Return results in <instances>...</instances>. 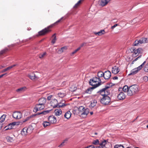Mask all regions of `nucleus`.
<instances>
[{
	"label": "nucleus",
	"mask_w": 148,
	"mask_h": 148,
	"mask_svg": "<svg viewBox=\"0 0 148 148\" xmlns=\"http://www.w3.org/2000/svg\"><path fill=\"white\" fill-rule=\"evenodd\" d=\"M110 88V86H106L97 92L98 93L103 96V97L100 100V102L101 103L105 105L108 104L111 101L110 98L108 96L110 94V92L108 90Z\"/></svg>",
	"instance_id": "nucleus-1"
},
{
	"label": "nucleus",
	"mask_w": 148,
	"mask_h": 148,
	"mask_svg": "<svg viewBox=\"0 0 148 148\" xmlns=\"http://www.w3.org/2000/svg\"><path fill=\"white\" fill-rule=\"evenodd\" d=\"M63 18V17H62L60 19L57 21L56 22H55L54 24H53L52 25L49 26L47 28H45L44 29L39 32L38 33V35L40 36L44 35L48 32H50L51 30L49 29V28L52 27L54 25H57L58 23H60L61 21Z\"/></svg>",
	"instance_id": "nucleus-2"
},
{
	"label": "nucleus",
	"mask_w": 148,
	"mask_h": 148,
	"mask_svg": "<svg viewBox=\"0 0 148 148\" xmlns=\"http://www.w3.org/2000/svg\"><path fill=\"white\" fill-rule=\"evenodd\" d=\"M101 79L98 77H95L90 79L89 81V84L92 86H99L101 84Z\"/></svg>",
	"instance_id": "nucleus-3"
},
{
	"label": "nucleus",
	"mask_w": 148,
	"mask_h": 148,
	"mask_svg": "<svg viewBox=\"0 0 148 148\" xmlns=\"http://www.w3.org/2000/svg\"><path fill=\"white\" fill-rule=\"evenodd\" d=\"M138 86L136 85H133L129 87L128 95L132 96L137 93L138 91Z\"/></svg>",
	"instance_id": "nucleus-4"
},
{
	"label": "nucleus",
	"mask_w": 148,
	"mask_h": 148,
	"mask_svg": "<svg viewBox=\"0 0 148 148\" xmlns=\"http://www.w3.org/2000/svg\"><path fill=\"white\" fill-rule=\"evenodd\" d=\"M148 42L147 38H142L139 40H136L134 43V46H138L140 44L145 43Z\"/></svg>",
	"instance_id": "nucleus-5"
},
{
	"label": "nucleus",
	"mask_w": 148,
	"mask_h": 148,
	"mask_svg": "<svg viewBox=\"0 0 148 148\" xmlns=\"http://www.w3.org/2000/svg\"><path fill=\"white\" fill-rule=\"evenodd\" d=\"M146 63V61H145L143 64L137 68H135L133 69L131 71L130 73L128 75H134L138 72V71L140 70L144 65Z\"/></svg>",
	"instance_id": "nucleus-6"
},
{
	"label": "nucleus",
	"mask_w": 148,
	"mask_h": 148,
	"mask_svg": "<svg viewBox=\"0 0 148 148\" xmlns=\"http://www.w3.org/2000/svg\"><path fill=\"white\" fill-rule=\"evenodd\" d=\"M122 88H120L119 89V91L118 92L117 98L119 100L124 99L126 97V95L123 92H120V89H122Z\"/></svg>",
	"instance_id": "nucleus-7"
},
{
	"label": "nucleus",
	"mask_w": 148,
	"mask_h": 148,
	"mask_svg": "<svg viewBox=\"0 0 148 148\" xmlns=\"http://www.w3.org/2000/svg\"><path fill=\"white\" fill-rule=\"evenodd\" d=\"M45 106L40 104L39 103L36 104L34 109V112H36L38 110H41L45 108Z\"/></svg>",
	"instance_id": "nucleus-8"
},
{
	"label": "nucleus",
	"mask_w": 148,
	"mask_h": 148,
	"mask_svg": "<svg viewBox=\"0 0 148 148\" xmlns=\"http://www.w3.org/2000/svg\"><path fill=\"white\" fill-rule=\"evenodd\" d=\"M13 116L14 119H20L22 117V113L18 111H16L14 112L13 114Z\"/></svg>",
	"instance_id": "nucleus-9"
},
{
	"label": "nucleus",
	"mask_w": 148,
	"mask_h": 148,
	"mask_svg": "<svg viewBox=\"0 0 148 148\" xmlns=\"http://www.w3.org/2000/svg\"><path fill=\"white\" fill-rule=\"evenodd\" d=\"M89 112V110L88 108L85 109L83 112L79 113V114L80 116L83 118H85L86 117L87 115Z\"/></svg>",
	"instance_id": "nucleus-10"
},
{
	"label": "nucleus",
	"mask_w": 148,
	"mask_h": 148,
	"mask_svg": "<svg viewBox=\"0 0 148 148\" xmlns=\"http://www.w3.org/2000/svg\"><path fill=\"white\" fill-rule=\"evenodd\" d=\"M111 76V73L109 71H106L104 73L103 77L105 79H108Z\"/></svg>",
	"instance_id": "nucleus-11"
},
{
	"label": "nucleus",
	"mask_w": 148,
	"mask_h": 148,
	"mask_svg": "<svg viewBox=\"0 0 148 148\" xmlns=\"http://www.w3.org/2000/svg\"><path fill=\"white\" fill-rule=\"evenodd\" d=\"M48 120L51 123H55L56 122V118L53 115L49 116L48 117Z\"/></svg>",
	"instance_id": "nucleus-12"
},
{
	"label": "nucleus",
	"mask_w": 148,
	"mask_h": 148,
	"mask_svg": "<svg viewBox=\"0 0 148 148\" xmlns=\"http://www.w3.org/2000/svg\"><path fill=\"white\" fill-rule=\"evenodd\" d=\"M119 71L120 70L117 66H114L112 68V73L114 74H117Z\"/></svg>",
	"instance_id": "nucleus-13"
},
{
	"label": "nucleus",
	"mask_w": 148,
	"mask_h": 148,
	"mask_svg": "<svg viewBox=\"0 0 148 148\" xmlns=\"http://www.w3.org/2000/svg\"><path fill=\"white\" fill-rule=\"evenodd\" d=\"M110 0H100L99 4L101 6L103 7L106 5Z\"/></svg>",
	"instance_id": "nucleus-14"
},
{
	"label": "nucleus",
	"mask_w": 148,
	"mask_h": 148,
	"mask_svg": "<svg viewBox=\"0 0 148 148\" xmlns=\"http://www.w3.org/2000/svg\"><path fill=\"white\" fill-rule=\"evenodd\" d=\"M66 104H65L64 103H62L60 102L57 103L56 105L54 106H53V108L63 107L64 106H66Z\"/></svg>",
	"instance_id": "nucleus-15"
},
{
	"label": "nucleus",
	"mask_w": 148,
	"mask_h": 148,
	"mask_svg": "<svg viewBox=\"0 0 148 148\" xmlns=\"http://www.w3.org/2000/svg\"><path fill=\"white\" fill-rule=\"evenodd\" d=\"M46 99L45 98H41L38 100V103L43 106H45L46 103Z\"/></svg>",
	"instance_id": "nucleus-16"
},
{
	"label": "nucleus",
	"mask_w": 148,
	"mask_h": 148,
	"mask_svg": "<svg viewBox=\"0 0 148 148\" xmlns=\"http://www.w3.org/2000/svg\"><path fill=\"white\" fill-rule=\"evenodd\" d=\"M27 88L26 87H23L20 88L16 90V91L18 93H21L26 90Z\"/></svg>",
	"instance_id": "nucleus-17"
},
{
	"label": "nucleus",
	"mask_w": 148,
	"mask_h": 148,
	"mask_svg": "<svg viewBox=\"0 0 148 148\" xmlns=\"http://www.w3.org/2000/svg\"><path fill=\"white\" fill-rule=\"evenodd\" d=\"M28 128L27 127H24L21 132V134L23 136H25L28 133Z\"/></svg>",
	"instance_id": "nucleus-18"
},
{
	"label": "nucleus",
	"mask_w": 148,
	"mask_h": 148,
	"mask_svg": "<svg viewBox=\"0 0 148 148\" xmlns=\"http://www.w3.org/2000/svg\"><path fill=\"white\" fill-rule=\"evenodd\" d=\"M98 87V86H92L88 88L85 91V92L87 93L91 94L92 90L95 88Z\"/></svg>",
	"instance_id": "nucleus-19"
},
{
	"label": "nucleus",
	"mask_w": 148,
	"mask_h": 148,
	"mask_svg": "<svg viewBox=\"0 0 148 148\" xmlns=\"http://www.w3.org/2000/svg\"><path fill=\"white\" fill-rule=\"evenodd\" d=\"M54 113L55 115L59 116L62 114V111L60 109H58L55 110Z\"/></svg>",
	"instance_id": "nucleus-20"
},
{
	"label": "nucleus",
	"mask_w": 148,
	"mask_h": 148,
	"mask_svg": "<svg viewBox=\"0 0 148 148\" xmlns=\"http://www.w3.org/2000/svg\"><path fill=\"white\" fill-rule=\"evenodd\" d=\"M94 33L96 35H98V36H101L103 34H104L105 33V31L104 30H101L99 32H94Z\"/></svg>",
	"instance_id": "nucleus-21"
},
{
	"label": "nucleus",
	"mask_w": 148,
	"mask_h": 148,
	"mask_svg": "<svg viewBox=\"0 0 148 148\" xmlns=\"http://www.w3.org/2000/svg\"><path fill=\"white\" fill-rule=\"evenodd\" d=\"M29 77L32 80H36L38 78V77L36 76L35 74L34 73H32L30 75H29Z\"/></svg>",
	"instance_id": "nucleus-22"
},
{
	"label": "nucleus",
	"mask_w": 148,
	"mask_h": 148,
	"mask_svg": "<svg viewBox=\"0 0 148 148\" xmlns=\"http://www.w3.org/2000/svg\"><path fill=\"white\" fill-rule=\"evenodd\" d=\"M97 103V101L96 100H93L91 102L90 105V107L91 108H94L96 105Z\"/></svg>",
	"instance_id": "nucleus-23"
},
{
	"label": "nucleus",
	"mask_w": 148,
	"mask_h": 148,
	"mask_svg": "<svg viewBox=\"0 0 148 148\" xmlns=\"http://www.w3.org/2000/svg\"><path fill=\"white\" fill-rule=\"evenodd\" d=\"M18 65V64H14L12 66H9L8 67H7V68H6V69H4L2 71H1V72L2 73H3V72H4L8 70H9L10 69H12V68L13 67L16 66H17Z\"/></svg>",
	"instance_id": "nucleus-24"
},
{
	"label": "nucleus",
	"mask_w": 148,
	"mask_h": 148,
	"mask_svg": "<svg viewBox=\"0 0 148 148\" xmlns=\"http://www.w3.org/2000/svg\"><path fill=\"white\" fill-rule=\"evenodd\" d=\"M71 114L70 111H68L65 113L64 116L66 118L68 119L71 117Z\"/></svg>",
	"instance_id": "nucleus-25"
},
{
	"label": "nucleus",
	"mask_w": 148,
	"mask_h": 148,
	"mask_svg": "<svg viewBox=\"0 0 148 148\" xmlns=\"http://www.w3.org/2000/svg\"><path fill=\"white\" fill-rule=\"evenodd\" d=\"M107 144V142L106 140H104L99 144L100 147H101V148H104L106 147V145Z\"/></svg>",
	"instance_id": "nucleus-26"
},
{
	"label": "nucleus",
	"mask_w": 148,
	"mask_h": 148,
	"mask_svg": "<svg viewBox=\"0 0 148 148\" xmlns=\"http://www.w3.org/2000/svg\"><path fill=\"white\" fill-rule=\"evenodd\" d=\"M123 91L124 92H127V95H128V91L129 90V87L127 85L125 86L123 88Z\"/></svg>",
	"instance_id": "nucleus-27"
},
{
	"label": "nucleus",
	"mask_w": 148,
	"mask_h": 148,
	"mask_svg": "<svg viewBox=\"0 0 148 148\" xmlns=\"http://www.w3.org/2000/svg\"><path fill=\"white\" fill-rule=\"evenodd\" d=\"M140 49H136L135 51H134V53H133V56H136L140 52Z\"/></svg>",
	"instance_id": "nucleus-28"
},
{
	"label": "nucleus",
	"mask_w": 148,
	"mask_h": 148,
	"mask_svg": "<svg viewBox=\"0 0 148 148\" xmlns=\"http://www.w3.org/2000/svg\"><path fill=\"white\" fill-rule=\"evenodd\" d=\"M52 37H53V38L51 41V43L53 44H54L56 42V41L57 40L56 37V34H54L52 36Z\"/></svg>",
	"instance_id": "nucleus-29"
},
{
	"label": "nucleus",
	"mask_w": 148,
	"mask_h": 148,
	"mask_svg": "<svg viewBox=\"0 0 148 148\" xmlns=\"http://www.w3.org/2000/svg\"><path fill=\"white\" fill-rule=\"evenodd\" d=\"M6 139L8 142H12L14 141V139L12 137H10L9 136H7L6 137Z\"/></svg>",
	"instance_id": "nucleus-30"
},
{
	"label": "nucleus",
	"mask_w": 148,
	"mask_h": 148,
	"mask_svg": "<svg viewBox=\"0 0 148 148\" xmlns=\"http://www.w3.org/2000/svg\"><path fill=\"white\" fill-rule=\"evenodd\" d=\"M13 127L11 123L9 124L7 126L5 127L4 129L5 130H8L11 129Z\"/></svg>",
	"instance_id": "nucleus-31"
},
{
	"label": "nucleus",
	"mask_w": 148,
	"mask_h": 148,
	"mask_svg": "<svg viewBox=\"0 0 148 148\" xmlns=\"http://www.w3.org/2000/svg\"><path fill=\"white\" fill-rule=\"evenodd\" d=\"M104 73L101 71H99L98 72L97 76L99 78L103 77Z\"/></svg>",
	"instance_id": "nucleus-32"
},
{
	"label": "nucleus",
	"mask_w": 148,
	"mask_h": 148,
	"mask_svg": "<svg viewBox=\"0 0 148 148\" xmlns=\"http://www.w3.org/2000/svg\"><path fill=\"white\" fill-rule=\"evenodd\" d=\"M84 0H79L76 3L73 7L74 8H77L81 4L82 2Z\"/></svg>",
	"instance_id": "nucleus-33"
},
{
	"label": "nucleus",
	"mask_w": 148,
	"mask_h": 148,
	"mask_svg": "<svg viewBox=\"0 0 148 148\" xmlns=\"http://www.w3.org/2000/svg\"><path fill=\"white\" fill-rule=\"evenodd\" d=\"M66 49V47H63L61 48L60 49H59L58 51V53H61L63 52Z\"/></svg>",
	"instance_id": "nucleus-34"
},
{
	"label": "nucleus",
	"mask_w": 148,
	"mask_h": 148,
	"mask_svg": "<svg viewBox=\"0 0 148 148\" xmlns=\"http://www.w3.org/2000/svg\"><path fill=\"white\" fill-rule=\"evenodd\" d=\"M85 109L84 108V107L82 106H80L78 108V110L79 111V114L85 110Z\"/></svg>",
	"instance_id": "nucleus-35"
},
{
	"label": "nucleus",
	"mask_w": 148,
	"mask_h": 148,
	"mask_svg": "<svg viewBox=\"0 0 148 148\" xmlns=\"http://www.w3.org/2000/svg\"><path fill=\"white\" fill-rule=\"evenodd\" d=\"M42 125L44 127H45L49 125L50 123L49 122L44 121Z\"/></svg>",
	"instance_id": "nucleus-36"
},
{
	"label": "nucleus",
	"mask_w": 148,
	"mask_h": 148,
	"mask_svg": "<svg viewBox=\"0 0 148 148\" xmlns=\"http://www.w3.org/2000/svg\"><path fill=\"white\" fill-rule=\"evenodd\" d=\"M58 95L59 97L61 98L64 97L66 95V94L65 93L61 92L58 93Z\"/></svg>",
	"instance_id": "nucleus-37"
},
{
	"label": "nucleus",
	"mask_w": 148,
	"mask_h": 148,
	"mask_svg": "<svg viewBox=\"0 0 148 148\" xmlns=\"http://www.w3.org/2000/svg\"><path fill=\"white\" fill-rule=\"evenodd\" d=\"M114 148H124V147L123 145L117 144L114 145Z\"/></svg>",
	"instance_id": "nucleus-38"
},
{
	"label": "nucleus",
	"mask_w": 148,
	"mask_h": 148,
	"mask_svg": "<svg viewBox=\"0 0 148 148\" xmlns=\"http://www.w3.org/2000/svg\"><path fill=\"white\" fill-rule=\"evenodd\" d=\"M5 117L6 115L5 114L2 115L0 118V121L3 122L4 121Z\"/></svg>",
	"instance_id": "nucleus-39"
},
{
	"label": "nucleus",
	"mask_w": 148,
	"mask_h": 148,
	"mask_svg": "<svg viewBox=\"0 0 148 148\" xmlns=\"http://www.w3.org/2000/svg\"><path fill=\"white\" fill-rule=\"evenodd\" d=\"M8 49L7 48H5L0 51V55H1L5 53L8 51Z\"/></svg>",
	"instance_id": "nucleus-40"
},
{
	"label": "nucleus",
	"mask_w": 148,
	"mask_h": 148,
	"mask_svg": "<svg viewBox=\"0 0 148 148\" xmlns=\"http://www.w3.org/2000/svg\"><path fill=\"white\" fill-rule=\"evenodd\" d=\"M144 70L146 72H148V63L144 66Z\"/></svg>",
	"instance_id": "nucleus-41"
},
{
	"label": "nucleus",
	"mask_w": 148,
	"mask_h": 148,
	"mask_svg": "<svg viewBox=\"0 0 148 148\" xmlns=\"http://www.w3.org/2000/svg\"><path fill=\"white\" fill-rule=\"evenodd\" d=\"M93 144L97 145L98 144H99V141L98 140H94L92 142Z\"/></svg>",
	"instance_id": "nucleus-42"
},
{
	"label": "nucleus",
	"mask_w": 148,
	"mask_h": 148,
	"mask_svg": "<svg viewBox=\"0 0 148 148\" xmlns=\"http://www.w3.org/2000/svg\"><path fill=\"white\" fill-rule=\"evenodd\" d=\"M66 140H64V141H63V142L60 145H59L58 146V147H62L64 146L65 145V141Z\"/></svg>",
	"instance_id": "nucleus-43"
},
{
	"label": "nucleus",
	"mask_w": 148,
	"mask_h": 148,
	"mask_svg": "<svg viewBox=\"0 0 148 148\" xmlns=\"http://www.w3.org/2000/svg\"><path fill=\"white\" fill-rule=\"evenodd\" d=\"M46 52H44L42 54H40L39 55V58H43L44 56L46 55Z\"/></svg>",
	"instance_id": "nucleus-44"
},
{
	"label": "nucleus",
	"mask_w": 148,
	"mask_h": 148,
	"mask_svg": "<svg viewBox=\"0 0 148 148\" xmlns=\"http://www.w3.org/2000/svg\"><path fill=\"white\" fill-rule=\"evenodd\" d=\"M49 112V111L48 110H46V111H43L41 112H40L41 114H47Z\"/></svg>",
	"instance_id": "nucleus-45"
},
{
	"label": "nucleus",
	"mask_w": 148,
	"mask_h": 148,
	"mask_svg": "<svg viewBox=\"0 0 148 148\" xmlns=\"http://www.w3.org/2000/svg\"><path fill=\"white\" fill-rule=\"evenodd\" d=\"M32 117V116H28V117H27L23 121V122H25L26 121L29 120Z\"/></svg>",
	"instance_id": "nucleus-46"
},
{
	"label": "nucleus",
	"mask_w": 148,
	"mask_h": 148,
	"mask_svg": "<svg viewBox=\"0 0 148 148\" xmlns=\"http://www.w3.org/2000/svg\"><path fill=\"white\" fill-rule=\"evenodd\" d=\"M143 80L145 82L148 81V77L147 76H145L143 77Z\"/></svg>",
	"instance_id": "nucleus-47"
},
{
	"label": "nucleus",
	"mask_w": 148,
	"mask_h": 148,
	"mask_svg": "<svg viewBox=\"0 0 148 148\" xmlns=\"http://www.w3.org/2000/svg\"><path fill=\"white\" fill-rule=\"evenodd\" d=\"M136 50V49L134 47H132L130 48V50L132 53H134V51H135Z\"/></svg>",
	"instance_id": "nucleus-48"
},
{
	"label": "nucleus",
	"mask_w": 148,
	"mask_h": 148,
	"mask_svg": "<svg viewBox=\"0 0 148 148\" xmlns=\"http://www.w3.org/2000/svg\"><path fill=\"white\" fill-rule=\"evenodd\" d=\"M80 49V47H79L78 48L76 49L72 53V54H74L75 53H76L77 51L79 50Z\"/></svg>",
	"instance_id": "nucleus-49"
},
{
	"label": "nucleus",
	"mask_w": 148,
	"mask_h": 148,
	"mask_svg": "<svg viewBox=\"0 0 148 148\" xmlns=\"http://www.w3.org/2000/svg\"><path fill=\"white\" fill-rule=\"evenodd\" d=\"M53 97L52 95H49L47 97V99L48 100H50L51 99V98Z\"/></svg>",
	"instance_id": "nucleus-50"
},
{
	"label": "nucleus",
	"mask_w": 148,
	"mask_h": 148,
	"mask_svg": "<svg viewBox=\"0 0 148 148\" xmlns=\"http://www.w3.org/2000/svg\"><path fill=\"white\" fill-rule=\"evenodd\" d=\"M86 45V43L85 42H84L79 47H80V49L82 47H83L84 46Z\"/></svg>",
	"instance_id": "nucleus-51"
},
{
	"label": "nucleus",
	"mask_w": 148,
	"mask_h": 148,
	"mask_svg": "<svg viewBox=\"0 0 148 148\" xmlns=\"http://www.w3.org/2000/svg\"><path fill=\"white\" fill-rule=\"evenodd\" d=\"M118 25V24H116L114 25L113 26H112L111 27V28L112 29H113L116 27Z\"/></svg>",
	"instance_id": "nucleus-52"
},
{
	"label": "nucleus",
	"mask_w": 148,
	"mask_h": 148,
	"mask_svg": "<svg viewBox=\"0 0 148 148\" xmlns=\"http://www.w3.org/2000/svg\"><path fill=\"white\" fill-rule=\"evenodd\" d=\"M85 148H94V146L92 145H90Z\"/></svg>",
	"instance_id": "nucleus-53"
},
{
	"label": "nucleus",
	"mask_w": 148,
	"mask_h": 148,
	"mask_svg": "<svg viewBox=\"0 0 148 148\" xmlns=\"http://www.w3.org/2000/svg\"><path fill=\"white\" fill-rule=\"evenodd\" d=\"M16 122H13L12 123H11V124H12V126L13 127L15 125H16Z\"/></svg>",
	"instance_id": "nucleus-54"
},
{
	"label": "nucleus",
	"mask_w": 148,
	"mask_h": 148,
	"mask_svg": "<svg viewBox=\"0 0 148 148\" xmlns=\"http://www.w3.org/2000/svg\"><path fill=\"white\" fill-rule=\"evenodd\" d=\"M2 127V122L0 121V130H1Z\"/></svg>",
	"instance_id": "nucleus-55"
},
{
	"label": "nucleus",
	"mask_w": 148,
	"mask_h": 148,
	"mask_svg": "<svg viewBox=\"0 0 148 148\" xmlns=\"http://www.w3.org/2000/svg\"><path fill=\"white\" fill-rule=\"evenodd\" d=\"M113 79L114 80L117 79H118V77L117 76H115L113 77Z\"/></svg>",
	"instance_id": "nucleus-56"
},
{
	"label": "nucleus",
	"mask_w": 148,
	"mask_h": 148,
	"mask_svg": "<svg viewBox=\"0 0 148 148\" xmlns=\"http://www.w3.org/2000/svg\"><path fill=\"white\" fill-rule=\"evenodd\" d=\"M40 114H41L40 112H38L37 113H36V114L35 115H40Z\"/></svg>",
	"instance_id": "nucleus-57"
},
{
	"label": "nucleus",
	"mask_w": 148,
	"mask_h": 148,
	"mask_svg": "<svg viewBox=\"0 0 148 148\" xmlns=\"http://www.w3.org/2000/svg\"><path fill=\"white\" fill-rule=\"evenodd\" d=\"M94 148H101V147L100 146H98V147H94Z\"/></svg>",
	"instance_id": "nucleus-58"
},
{
	"label": "nucleus",
	"mask_w": 148,
	"mask_h": 148,
	"mask_svg": "<svg viewBox=\"0 0 148 148\" xmlns=\"http://www.w3.org/2000/svg\"><path fill=\"white\" fill-rule=\"evenodd\" d=\"M5 74H3L0 75V78L2 77Z\"/></svg>",
	"instance_id": "nucleus-59"
},
{
	"label": "nucleus",
	"mask_w": 148,
	"mask_h": 148,
	"mask_svg": "<svg viewBox=\"0 0 148 148\" xmlns=\"http://www.w3.org/2000/svg\"><path fill=\"white\" fill-rule=\"evenodd\" d=\"M90 114L91 115H92L93 114V112H90Z\"/></svg>",
	"instance_id": "nucleus-60"
},
{
	"label": "nucleus",
	"mask_w": 148,
	"mask_h": 148,
	"mask_svg": "<svg viewBox=\"0 0 148 148\" xmlns=\"http://www.w3.org/2000/svg\"><path fill=\"white\" fill-rule=\"evenodd\" d=\"M140 57V56L137 57V58H136L135 60H136L138 59V58Z\"/></svg>",
	"instance_id": "nucleus-61"
},
{
	"label": "nucleus",
	"mask_w": 148,
	"mask_h": 148,
	"mask_svg": "<svg viewBox=\"0 0 148 148\" xmlns=\"http://www.w3.org/2000/svg\"><path fill=\"white\" fill-rule=\"evenodd\" d=\"M95 134L97 135V133H95Z\"/></svg>",
	"instance_id": "nucleus-62"
},
{
	"label": "nucleus",
	"mask_w": 148,
	"mask_h": 148,
	"mask_svg": "<svg viewBox=\"0 0 148 148\" xmlns=\"http://www.w3.org/2000/svg\"><path fill=\"white\" fill-rule=\"evenodd\" d=\"M147 127L148 128V125L147 126Z\"/></svg>",
	"instance_id": "nucleus-63"
},
{
	"label": "nucleus",
	"mask_w": 148,
	"mask_h": 148,
	"mask_svg": "<svg viewBox=\"0 0 148 148\" xmlns=\"http://www.w3.org/2000/svg\"><path fill=\"white\" fill-rule=\"evenodd\" d=\"M4 67V66H1V67H2V68H3Z\"/></svg>",
	"instance_id": "nucleus-64"
}]
</instances>
